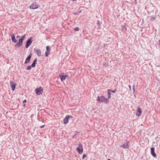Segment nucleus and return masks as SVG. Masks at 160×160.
<instances>
[{
	"mask_svg": "<svg viewBox=\"0 0 160 160\" xmlns=\"http://www.w3.org/2000/svg\"><path fill=\"white\" fill-rule=\"evenodd\" d=\"M97 101L100 102H104L105 103H108V99L105 98L104 97L102 96L101 97L98 96L97 99Z\"/></svg>",
	"mask_w": 160,
	"mask_h": 160,
	"instance_id": "nucleus-1",
	"label": "nucleus"
},
{
	"mask_svg": "<svg viewBox=\"0 0 160 160\" xmlns=\"http://www.w3.org/2000/svg\"><path fill=\"white\" fill-rule=\"evenodd\" d=\"M43 88L41 87L36 88L35 90L36 93L38 95L41 94L43 93Z\"/></svg>",
	"mask_w": 160,
	"mask_h": 160,
	"instance_id": "nucleus-2",
	"label": "nucleus"
},
{
	"mask_svg": "<svg viewBox=\"0 0 160 160\" xmlns=\"http://www.w3.org/2000/svg\"><path fill=\"white\" fill-rule=\"evenodd\" d=\"M77 150L78 153L80 154H81L82 153L83 148H82V145L81 143H79L78 147L77 148Z\"/></svg>",
	"mask_w": 160,
	"mask_h": 160,
	"instance_id": "nucleus-3",
	"label": "nucleus"
},
{
	"mask_svg": "<svg viewBox=\"0 0 160 160\" xmlns=\"http://www.w3.org/2000/svg\"><path fill=\"white\" fill-rule=\"evenodd\" d=\"M72 118V116H67L63 119V123L64 124H67L68 122V120L70 118Z\"/></svg>",
	"mask_w": 160,
	"mask_h": 160,
	"instance_id": "nucleus-4",
	"label": "nucleus"
},
{
	"mask_svg": "<svg viewBox=\"0 0 160 160\" xmlns=\"http://www.w3.org/2000/svg\"><path fill=\"white\" fill-rule=\"evenodd\" d=\"M30 9H37L38 8V5L36 2H34L33 3H32L30 6Z\"/></svg>",
	"mask_w": 160,
	"mask_h": 160,
	"instance_id": "nucleus-5",
	"label": "nucleus"
},
{
	"mask_svg": "<svg viewBox=\"0 0 160 160\" xmlns=\"http://www.w3.org/2000/svg\"><path fill=\"white\" fill-rule=\"evenodd\" d=\"M129 142L128 141H127L123 145L120 146V147L122 148H128L129 147Z\"/></svg>",
	"mask_w": 160,
	"mask_h": 160,
	"instance_id": "nucleus-6",
	"label": "nucleus"
},
{
	"mask_svg": "<svg viewBox=\"0 0 160 160\" xmlns=\"http://www.w3.org/2000/svg\"><path fill=\"white\" fill-rule=\"evenodd\" d=\"M142 113V109L141 108L138 107L137 110L136 115L138 117H139Z\"/></svg>",
	"mask_w": 160,
	"mask_h": 160,
	"instance_id": "nucleus-7",
	"label": "nucleus"
},
{
	"mask_svg": "<svg viewBox=\"0 0 160 160\" xmlns=\"http://www.w3.org/2000/svg\"><path fill=\"white\" fill-rule=\"evenodd\" d=\"M31 39L32 38H30L28 40L25 46L26 48H28L31 44L32 42L31 40Z\"/></svg>",
	"mask_w": 160,
	"mask_h": 160,
	"instance_id": "nucleus-8",
	"label": "nucleus"
},
{
	"mask_svg": "<svg viewBox=\"0 0 160 160\" xmlns=\"http://www.w3.org/2000/svg\"><path fill=\"white\" fill-rule=\"evenodd\" d=\"M34 51L35 52L39 57H40L41 56V52L40 49H34Z\"/></svg>",
	"mask_w": 160,
	"mask_h": 160,
	"instance_id": "nucleus-9",
	"label": "nucleus"
},
{
	"mask_svg": "<svg viewBox=\"0 0 160 160\" xmlns=\"http://www.w3.org/2000/svg\"><path fill=\"white\" fill-rule=\"evenodd\" d=\"M16 86V84L14 83L13 81H11L10 82V87L13 91L14 90Z\"/></svg>",
	"mask_w": 160,
	"mask_h": 160,
	"instance_id": "nucleus-10",
	"label": "nucleus"
},
{
	"mask_svg": "<svg viewBox=\"0 0 160 160\" xmlns=\"http://www.w3.org/2000/svg\"><path fill=\"white\" fill-rule=\"evenodd\" d=\"M151 154L154 157H155L156 156V153L154 152V148H151Z\"/></svg>",
	"mask_w": 160,
	"mask_h": 160,
	"instance_id": "nucleus-11",
	"label": "nucleus"
},
{
	"mask_svg": "<svg viewBox=\"0 0 160 160\" xmlns=\"http://www.w3.org/2000/svg\"><path fill=\"white\" fill-rule=\"evenodd\" d=\"M11 39L12 42L14 43H16L17 41L15 39V35L14 34H12L11 35Z\"/></svg>",
	"mask_w": 160,
	"mask_h": 160,
	"instance_id": "nucleus-12",
	"label": "nucleus"
},
{
	"mask_svg": "<svg viewBox=\"0 0 160 160\" xmlns=\"http://www.w3.org/2000/svg\"><path fill=\"white\" fill-rule=\"evenodd\" d=\"M32 56V54H29V55L27 57V58L25 61V63H27L29 62L30 60V58Z\"/></svg>",
	"mask_w": 160,
	"mask_h": 160,
	"instance_id": "nucleus-13",
	"label": "nucleus"
},
{
	"mask_svg": "<svg viewBox=\"0 0 160 160\" xmlns=\"http://www.w3.org/2000/svg\"><path fill=\"white\" fill-rule=\"evenodd\" d=\"M67 76L64 75H62V76L59 75V77H60L61 81H62L63 80H64Z\"/></svg>",
	"mask_w": 160,
	"mask_h": 160,
	"instance_id": "nucleus-14",
	"label": "nucleus"
},
{
	"mask_svg": "<svg viewBox=\"0 0 160 160\" xmlns=\"http://www.w3.org/2000/svg\"><path fill=\"white\" fill-rule=\"evenodd\" d=\"M111 90L110 89H108V99L110 98H111Z\"/></svg>",
	"mask_w": 160,
	"mask_h": 160,
	"instance_id": "nucleus-15",
	"label": "nucleus"
},
{
	"mask_svg": "<svg viewBox=\"0 0 160 160\" xmlns=\"http://www.w3.org/2000/svg\"><path fill=\"white\" fill-rule=\"evenodd\" d=\"M37 62V59H35L33 62V63H32V67H35V64Z\"/></svg>",
	"mask_w": 160,
	"mask_h": 160,
	"instance_id": "nucleus-16",
	"label": "nucleus"
},
{
	"mask_svg": "<svg viewBox=\"0 0 160 160\" xmlns=\"http://www.w3.org/2000/svg\"><path fill=\"white\" fill-rule=\"evenodd\" d=\"M22 44L18 42L17 44H16L15 45V46L16 47H19L20 46L22 45Z\"/></svg>",
	"mask_w": 160,
	"mask_h": 160,
	"instance_id": "nucleus-17",
	"label": "nucleus"
},
{
	"mask_svg": "<svg viewBox=\"0 0 160 160\" xmlns=\"http://www.w3.org/2000/svg\"><path fill=\"white\" fill-rule=\"evenodd\" d=\"M50 52L49 51H46L45 52V55L46 57H47L48 56V55L50 53Z\"/></svg>",
	"mask_w": 160,
	"mask_h": 160,
	"instance_id": "nucleus-18",
	"label": "nucleus"
},
{
	"mask_svg": "<svg viewBox=\"0 0 160 160\" xmlns=\"http://www.w3.org/2000/svg\"><path fill=\"white\" fill-rule=\"evenodd\" d=\"M47 49V51H50V47L49 46H47L46 47Z\"/></svg>",
	"mask_w": 160,
	"mask_h": 160,
	"instance_id": "nucleus-19",
	"label": "nucleus"
},
{
	"mask_svg": "<svg viewBox=\"0 0 160 160\" xmlns=\"http://www.w3.org/2000/svg\"><path fill=\"white\" fill-rule=\"evenodd\" d=\"M31 67L30 66H28L27 68L26 69L27 70H29L31 69Z\"/></svg>",
	"mask_w": 160,
	"mask_h": 160,
	"instance_id": "nucleus-20",
	"label": "nucleus"
},
{
	"mask_svg": "<svg viewBox=\"0 0 160 160\" xmlns=\"http://www.w3.org/2000/svg\"><path fill=\"white\" fill-rule=\"evenodd\" d=\"M25 35L22 36L21 38H20V39H21L23 41L25 38Z\"/></svg>",
	"mask_w": 160,
	"mask_h": 160,
	"instance_id": "nucleus-21",
	"label": "nucleus"
},
{
	"mask_svg": "<svg viewBox=\"0 0 160 160\" xmlns=\"http://www.w3.org/2000/svg\"><path fill=\"white\" fill-rule=\"evenodd\" d=\"M155 19V17H151V18H150V20L151 21H153L154 19Z\"/></svg>",
	"mask_w": 160,
	"mask_h": 160,
	"instance_id": "nucleus-22",
	"label": "nucleus"
},
{
	"mask_svg": "<svg viewBox=\"0 0 160 160\" xmlns=\"http://www.w3.org/2000/svg\"><path fill=\"white\" fill-rule=\"evenodd\" d=\"M86 157V155L85 154H84L82 156V159H83L85 157Z\"/></svg>",
	"mask_w": 160,
	"mask_h": 160,
	"instance_id": "nucleus-23",
	"label": "nucleus"
},
{
	"mask_svg": "<svg viewBox=\"0 0 160 160\" xmlns=\"http://www.w3.org/2000/svg\"><path fill=\"white\" fill-rule=\"evenodd\" d=\"M19 42L20 43L22 44V41L21 40V39H19Z\"/></svg>",
	"mask_w": 160,
	"mask_h": 160,
	"instance_id": "nucleus-24",
	"label": "nucleus"
},
{
	"mask_svg": "<svg viewBox=\"0 0 160 160\" xmlns=\"http://www.w3.org/2000/svg\"><path fill=\"white\" fill-rule=\"evenodd\" d=\"M74 30H75L76 31H78L79 30V29L78 27H76V28H75Z\"/></svg>",
	"mask_w": 160,
	"mask_h": 160,
	"instance_id": "nucleus-25",
	"label": "nucleus"
},
{
	"mask_svg": "<svg viewBox=\"0 0 160 160\" xmlns=\"http://www.w3.org/2000/svg\"><path fill=\"white\" fill-rule=\"evenodd\" d=\"M111 92H113V93H115L116 92V90H111Z\"/></svg>",
	"mask_w": 160,
	"mask_h": 160,
	"instance_id": "nucleus-26",
	"label": "nucleus"
},
{
	"mask_svg": "<svg viewBox=\"0 0 160 160\" xmlns=\"http://www.w3.org/2000/svg\"><path fill=\"white\" fill-rule=\"evenodd\" d=\"M26 102H27L26 100H24L23 101V103H26Z\"/></svg>",
	"mask_w": 160,
	"mask_h": 160,
	"instance_id": "nucleus-27",
	"label": "nucleus"
},
{
	"mask_svg": "<svg viewBox=\"0 0 160 160\" xmlns=\"http://www.w3.org/2000/svg\"><path fill=\"white\" fill-rule=\"evenodd\" d=\"M45 125H42V126H40V128H43L45 126Z\"/></svg>",
	"mask_w": 160,
	"mask_h": 160,
	"instance_id": "nucleus-28",
	"label": "nucleus"
},
{
	"mask_svg": "<svg viewBox=\"0 0 160 160\" xmlns=\"http://www.w3.org/2000/svg\"><path fill=\"white\" fill-rule=\"evenodd\" d=\"M128 86H129V88L130 89H131V86L129 85Z\"/></svg>",
	"mask_w": 160,
	"mask_h": 160,
	"instance_id": "nucleus-29",
	"label": "nucleus"
},
{
	"mask_svg": "<svg viewBox=\"0 0 160 160\" xmlns=\"http://www.w3.org/2000/svg\"><path fill=\"white\" fill-rule=\"evenodd\" d=\"M19 37H20V36H17V37H16V38H19Z\"/></svg>",
	"mask_w": 160,
	"mask_h": 160,
	"instance_id": "nucleus-30",
	"label": "nucleus"
},
{
	"mask_svg": "<svg viewBox=\"0 0 160 160\" xmlns=\"http://www.w3.org/2000/svg\"><path fill=\"white\" fill-rule=\"evenodd\" d=\"M23 106L24 107H25V103H23Z\"/></svg>",
	"mask_w": 160,
	"mask_h": 160,
	"instance_id": "nucleus-31",
	"label": "nucleus"
},
{
	"mask_svg": "<svg viewBox=\"0 0 160 160\" xmlns=\"http://www.w3.org/2000/svg\"><path fill=\"white\" fill-rule=\"evenodd\" d=\"M110 160V159H108V160Z\"/></svg>",
	"mask_w": 160,
	"mask_h": 160,
	"instance_id": "nucleus-32",
	"label": "nucleus"
}]
</instances>
